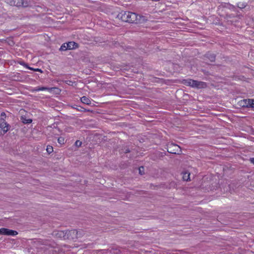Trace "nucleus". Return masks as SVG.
<instances>
[{
	"instance_id": "nucleus-1",
	"label": "nucleus",
	"mask_w": 254,
	"mask_h": 254,
	"mask_svg": "<svg viewBox=\"0 0 254 254\" xmlns=\"http://www.w3.org/2000/svg\"><path fill=\"white\" fill-rule=\"evenodd\" d=\"M122 20L129 23H137L140 16L136 13L129 11H125L119 14Z\"/></svg>"
},
{
	"instance_id": "nucleus-2",
	"label": "nucleus",
	"mask_w": 254,
	"mask_h": 254,
	"mask_svg": "<svg viewBox=\"0 0 254 254\" xmlns=\"http://www.w3.org/2000/svg\"><path fill=\"white\" fill-rule=\"evenodd\" d=\"M183 83L186 85L190 86L193 88L198 89L204 88L207 86L206 83L204 82L194 80L191 79L184 80Z\"/></svg>"
},
{
	"instance_id": "nucleus-3",
	"label": "nucleus",
	"mask_w": 254,
	"mask_h": 254,
	"mask_svg": "<svg viewBox=\"0 0 254 254\" xmlns=\"http://www.w3.org/2000/svg\"><path fill=\"white\" fill-rule=\"evenodd\" d=\"M168 152L172 154H180L182 152L180 147L175 144L171 143L168 146Z\"/></svg>"
},
{
	"instance_id": "nucleus-4",
	"label": "nucleus",
	"mask_w": 254,
	"mask_h": 254,
	"mask_svg": "<svg viewBox=\"0 0 254 254\" xmlns=\"http://www.w3.org/2000/svg\"><path fill=\"white\" fill-rule=\"evenodd\" d=\"M66 232L68 237L67 239L74 240L80 237L81 235L80 232H78L76 230H66Z\"/></svg>"
},
{
	"instance_id": "nucleus-5",
	"label": "nucleus",
	"mask_w": 254,
	"mask_h": 254,
	"mask_svg": "<svg viewBox=\"0 0 254 254\" xmlns=\"http://www.w3.org/2000/svg\"><path fill=\"white\" fill-rule=\"evenodd\" d=\"M9 125L3 119H0V135H4L9 129Z\"/></svg>"
},
{
	"instance_id": "nucleus-6",
	"label": "nucleus",
	"mask_w": 254,
	"mask_h": 254,
	"mask_svg": "<svg viewBox=\"0 0 254 254\" xmlns=\"http://www.w3.org/2000/svg\"><path fill=\"white\" fill-rule=\"evenodd\" d=\"M18 234V232L16 231L10 230L5 228L0 229V235L7 236H16Z\"/></svg>"
},
{
	"instance_id": "nucleus-7",
	"label": "nucleus",
	"mask_w": 254,
	"mask_h": 254,
	"mask_svg": "<svg viewBox=\"0 0 254 254\" xmlns=\"http://www.w3.org/2000/svg\"><path fill=\"white\" fill-rule=\"evenodd\" d=\"M7 3L11 6H26L27 5L24 4L23 0H6Z\"/></svg>"
},
{
	"instance_id": "nucleus-8",
	"label": "nucleus",
	"mask_w": 254,
	"mask_h": 254,
	"mask_svg": "<svg viewBox=\"0 0 254 254\" xmlns=\"http://www.w3.org/2000/svg\"><path fill=\"white\" fill-rule=\"evenodd\" d=\"M54 235L60 239H63L64 240L67 239L68 237L66 235V232L65 231H58L56 232H55Z\"/></svg>"
},
{
	"instance_id": "nucleus-9",
	"label": "nucleus",
	"mask_w": 254,
	"mask_h": 254,
	"mask_svg": "<svg viewBox=\"0 0 254 254\" xmlns=\"http://www.w3.org/2000/svg\"><path fill=\"white\" fill-rule=\"evenodd\" d=\"M250 99L241 100L239 101V105L242 107L250 108Z\"/></svg>"
},
{
	"instance_id": "nucleus-10",
	"label": "nucleus",
	"mask_w": 254,
	"mask_h": 254,
	"mask_svg": "<svg viewBox=\"0 0 254 254\" xmlns=\"http://www.w3.org/2000/svg\"><path fill=\"white\" fill-rule=\"evenodd\" d=\"M77 47V44L74 42H69L66 43V48H68V50L74 49Z\"/></svg>"
},
{
	"instance_id": "nucleus-11",
	"label": "nucleus",
	"mask_w": 254,
	"mask_h": 254,
	"mask_svg": "<svg viewBox=\"0 0 254 254\" xmlns=\"http://www.w3.org/2000/svg\"><path fill=\"white\" fill-rule=\"evenodd\" d=\"M81 101L86 105H90L91 103L90 99L86 96H83L80 99Z\"/></svg>"
},
{
	"instance_id": "nucleus-12",
	"label": "nucleus",
	"mask_w": 254,
	"mask_h": 254,
	"mask_svg": "<svg viewBox=\"0 0 254 254\" xmlns=\"http://www.w3.org/2000/svg\"><path fill=\"white\" fill-rule=\"evenodd\" d=\"M190 173L187 172H185L183 174V179L184 180L188 181L190 180Z\"/></svg>"
},
{
	"instance_id": "nucleus-13",
	"label": "nucleus",
	"mask_w": 254,
	"mask_h": 254,
	"mask_svg": "<svg viewBox=\"0 0 254 254\" xmlns=\"http://www.w3.org/2000/svg\"><path fill=\"white\" fill-rule=\"evenodd\" d=\"M49 90V88L46 87H37L35 89V91H44V90Z\"/></svg>"
},
{
	"instance_id": "nucleus-14",
	"label": "nucleus",
	"mask_w": 254,
	"mask_h": 254,
	"mask_svg": "<svg viewBox=\"0 0 254 254\" xmlns=\"http://www.w3.org/2000/svg\"><path fill=\"white\" fill-rule=\"evenodd\" d=\"M46 150L48 153L50 154L53 151V148L52 146L48 145Z\"/></svg>"
},
{
	"instance_id": "nucleus-15",
	"label": "nucleus",
	"mask_w": 254,
	"mask_h": 254,
	"mask_svg": "<svg viewBox=\"0 0 254 254\" xmlns=\"http://www.w3.org/2000/svg\"><path fill=\"white\" fill-rule=\"evenodd\" d=\"M64 138L62 137H60L58 138V142L61 144H64Z\"/></svg>"
},
{
	"instance_id": "nucleus-16",
	"label": "nucleus",
	"mask_w": 254,
	"mask_h": 254,
	"mask_svg": "<svg viewBox=\"0 0 254 254\" xmlns=\"http://www.w3.org/2000/svg\"><path fill=\"white\" fill-rule=\"evenodd\" d=\"M60 49H61V50H62V51H65V50H66L68 49V48H66V43L64 44L61 47Z\"/></svg>"
},
{
	"instance_id": "nucleus-17",
	"label": "nucleus",
	"mask_w": 254,
	"mask_h": 254,
	"mask_svg": "<svg viewBox=\"0 0 254 254\" xmlns=\"http://www.w3.org/2000/svg\"><path fill=\"white\" fill-rule=\"evenodd\" d=\"M209 58L211 62H213L215 61V56H214V54H210Z\"/></svg>"
},
{
	"instance_id": "nucleus-18",
	"label": "nucleus",
	"mask_w": 254,
	"mask_h": 254,
	"mask_svg": "<svg viewBox=\"0 0 254 254\" xmlns=\"http://www.w3.org/2000/svg\"><path fill=\"white\" fill-rule=\"evenodd\" d=\"M250 108L254 109V99H250Z\"/></svg>"
},
{
	"instance_id": "nucleus-19",
	"label": "nucleus",
	"mask_w": 254,
	"mask_h": 254,
	"mask_svg": "<svg viewBox=\"0 0 254 254\" xmlns=\"http://www.w3.org/2000/svg\"><path fill=\"white\" fill-rule=\"evenodd\" d=\"M82 142L79 140H77L75 142V145L77 147H79L81 145Z\"/></svg>"
},
{
	"instance_id": "nucleus-20",
	"label": "nucleus",
	"mask_w": 254,
	"mask_h": 254,
	"mask_svg": "<svg viewBox=\"0 0 254 254\" xmlns=\"http://www.w3.org/2000/svg\"><path fill=\"white\" fill-rule=\"evenodd\" d=\"M32 120L31 119H27V120H25V121H23V122L24 123V124H29V123H31L32 122Z\"/></svg>"
},
{
	"instance_id": "nucleus-21",
	"label": "nucleus",
	"mask_w": 254,
	"mask_h": 254,
	"mask_svg": "<svg viewBox=\"0 0 254 254\" xmlns=\"http://www.w3.org/2000/svg\"><path fill=\"white\" fill-rule=\"evenodd\" d=\"M143 169L144 168H143V167H140L139 168V174L140 175H143V173H142V171L143 170Z\"/></svg>"
},
{
	"instance_id": "nucleus-22",
	"label": "nucleus",
	"mask_w": 254,
	"mask_h": 254,
	"mask_svg": "<svg viewBox=\"0 0 254 254\" xmlns=\"http://www.w3.org/2000/svg\"><path fill=\"white\" fill-rule=\"evenodd\" d=\"M29 69H32V70H34V71H40L41 72H42V70L41 69H39V68H36V69H33L32 68H30V67H28Z\"/></svg>"
},
{
	"instance_id": "nucleus-23",
	"label": "nucleus",
	"mask_w": 254,
	"mask_h": 254,
	"mask_svg": "<svg viewBox=\"0 0 254 254\" xmlns=\"http://www.w3.org/2000/svg\"><path fill=\"white\" fill-rule=\"evenodd\" d=\"M239 7L241 8H243L244 7H245L246 6V5L242 3L241 4V5H238Z\"/></svg>"
},
{
	"instance_id": "nucleus-24",
	"label": "nucleus",
	"mask_w": 254,
	"mask_h": 254,
	"mask_svg": "<svg viewBox=\"0 0 254 254\" xmlns=\"http://www.w3.org/2000/svg\"><path fill=\"white\" fill-rule=\"evenodd\" d=\"M65 82L66 84H68V85H70V83H72V81H69V80H66V81H65Z\"/></svg>"
},
{
	"instance_id": "nucleus-25",
	"label": "nucleus",
	"mask_w": 254,
	"mask_h": 254,
	"mask_svg": "<svg viewBox=\"0 0 254 254\" xmlns=\"http://www.w3.org/2000/svg\"><path fill=\"white\" fill-rule=\"evenodd\" d=\"M251 162L254 164V158H252L250 159Z\"/></svg>"
},
{
	"instance_id": "nucleus-26",
	"label": "nucleus",
	"mask_w": 254,
	"mask_h": 254,
	"mask_svg": "<svg viewBox=\"0 0 254 254\" xmlns=\"http://www.w3.org/2000/svg\"><path fill=\"white\" fill-rule=\"evenodd\" d=\"M1 117H5V114L4 112H2L1 113Z\"/></svg>"
},
{
	"instance_id": "nucleus-27",
	"label": "nucleus",
	"mask_w": 254,
	"mask_h": 254,
	"mask_svg": "<svg viewBox=\"0 0 254 254\" xmlns=\"http://www.w3.org/2000/svg\"><path fill=\"white\" fill-rule=\"evenodd\" d=\"M81 109H82V108H80V109L78 108V109H77V110L81 111H82Z\"/></svg>"
}]
</instances>
